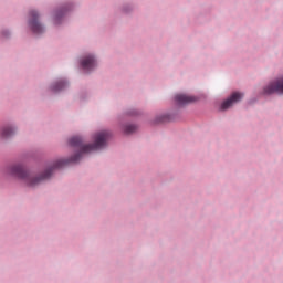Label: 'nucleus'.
<instances>
[{"label":"nucleus","instance_id":"obj_1","mask_svg":"<svg viewBox=\"0 0 283 283\" xmlns=\"http://www.w3.org/2000/svg\"><path fill=\"white\" fill-rule=\"evenodd\" d=\"M109 138V132L102 130L97 133L94 137V144L83 145V138L76 136L70 139L71 147H77L80 153L75 156L71 157V163H77L81 160L82 154H90V151H98V149H103L105 145H107V139Z\"/></svg>","mask_w":283,"mask_h":283},{"label":"nucleus","instance_id":"obj_7","mask_svg":"<svg viewBox=\"0 0 283 283\" xmlns=\"http://www.w3.org/2000/svg\"><path fill=\"white\" fill-rule=\"evenodd\" d=\"M175 102L177 105H189V103H196V97L185 94H177L175 96Z\"/></svg>","mask_w":283,"mask_h":283},{"label":"nucleus","instance_id":"obj_10","mask_svg":"<svg viewBox=\"0 0 283 283\" xmlns=\"http://www.w3.org/2000/svg\"><path fill=\"white\" fill-rule=\"evenodd\" d=\"M125 134H134L136 132V126L135 125H126L124 127Z\"/></svg>","mask_w":283,"mask_h":283},{"label":"nucleus","instance_id":"obj_6","mask_svg":"<svg viewBox=\"0 0 283 283\" xmlns=\"http://www.w3.org/2000/svg\"><path fill=\"white\" fill-rule=\"evenodd\" d=\"M81 66L86 72H92L96 67V59L93 55H86L82 59Z\"/></svg>","mask_w":283,"mask_h":283},{"label":"nucleus","instance_id":"obj_2","mask_svg":"<svg viewBox=\"0 0 283 283\" xmlns=\"http://www.w3.org/2000/svg\"><path fill=\"white\" fill-rule=\"evenodd\" d=\"M65 161L57 160L53 164V167L48 169L41 177L32 178L30 172L23 168L21 165H15L10 168V172L13 174V176H17L18 178H22L23 180L28 181L31 187H34V185H39L41 180H48L50 176H52V172L54 169H59V167H63V164Z\"/></svg>","mask_w":283,"mask_h":283},{"label":"nucleus","instance_id":"obj_3","mask_svg":"<svg viewBox=\"0 0 283 283\" xmlns=\"http://www.w3.org/2000/svg\"><path fill=\"white\" fill-rule=\"evenodd\" d=\"M39 12L30 11L29 25L34 34H43V25L39 23Z\"/></svg>","mask_w":283,"mask_h":283},{"label":"nucleus","instance_id":"obj_8","mask_svg":"<svg viewBox=\"0 0 283 283\" xmlns=\"http://www.w3.org/2000/svg\"><path fill=\"white\" fill-rule=\"evenodd\" d=\"M14 128L12 127H4L2 129V138H10L11 136H14Z\"/></svg>","mask_w":283,"mask_h":283},{"label":"nucleus","instance_id":"obj_5","mask_svg":"<svg viewBox=\"0 0 283 283\" xmlns=\"http://www.w3.org/2000/svg\"><path fill=\"white\" fill-rule=\"evenodd\" d=\"M244 95L242 93H233L230 98L226 99L222 104H221V109H229V107H233V105H235V103H240V101H242V97Z\"/></svg>","mask_w":283,"mask_h":283},{"label":"nucleus","instance_id":"obj_9","mask_svg":"<svg viewBox=\"0 0 283 283\" xmlns=\"http://www.w3.org/2000/svg\"><path fill=\"white\" fill-rule=\"evenodd\" d=\"M65 85H67V84L65 82L61 81V82L55 83L52 86V90H53V92H61V90H63L65 87Z\"/></svg>","mask_w":283,"mask_h":283},{"label":"nucleus","instance_id":"obj_4","mask_svg":"<svg viewBox=\"0 0 283 283\" xmlns=\"http://www.w3.org/2000/svg\"><path fill=\"white\" fill-rule=\"evenodd\" d=\"M264 94H283V77L270 83L263 90Z\"/></svg>","mask_w":283,"mask_h":283},{"label":"nucleus","instance_id":"obj_11","mask_svg":"<svg viewBox=\"0 0 283 283\" xmlns=\"http://www.w3.org/2000/svg\"><path fill=\"white\" fill-rule=\"evenodd\" d=\"M59 19H61V13L55 14V21H59Z\"/></svg>","mask_w":283,"mask_h":283}]
</instances>
